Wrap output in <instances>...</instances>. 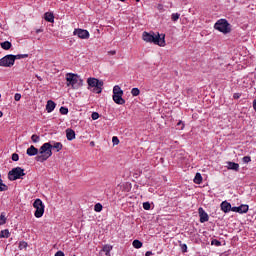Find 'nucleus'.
Returning <instances> with one entry per match:
<instances>
[{
    "instance_id": "obj_1",
    "label": "nucleus",
    "mask_w": 256,
    "mask_h": 256,
    "mask_svg": "<svg viewBox=\"0 0 256 256\" xmlns=\"http://www.w3.org/2000/svg\"><path fill=\"white\" fill-rule=\"evenodd\" d=\"M52 149H56L57 153H59V151L63 149V144H61V142H56L54 143V145L49 142L44 143L40 147L39 155L35 157V161H37L38 163H45V161H47V159H49V157L53 155Z\"/></svg>"
},
{
    "instance_id": "obj_2",
    "label": "nucleus",
    "mask_w": 256,
    "mask_h": 256,
    "mask_svg": "<svg viewBox=\"0 0 256 256\" xmlns=\"http://www.w3.org/2000/svg\"><path fill=\"white\" fill-rule=\"evenodd\" d=\"M142 39L145 43H153L159 47H165V34H155V32H143Z\"/></svg>"
},
{
    "instance_id": "obj_3",
    "label": "nucleus",
    "mask_w": 256,
    "mask_h": 256,
    "mask_svg": "<svg viewBox=\"0 0 256 256\" xmlns=\"http://www.w3.org/2000/svg\"><path fill=\"white\" fill-rule=\"evenodd\" d=\"M214 29L224 34L231 33V25L226 19L218 20L214 25Z\"/></svg>"
},
{
    "instance_id": "obj_4",
    "label": "nucleus",
    "mask_w": 256,
    "mask_h": 256,
    "mask_svg": "<svg viewBox=\"0 0 256 256\" xmlns=\"http://www.w3.org/2000/svg\"><path fill=\"white\" fill-rule=\"evenodd\" d=\"M22 177H25V169L21 167L13 168L8 172L9 181H17V179H22Z\"/></svg>"
},
{
    "instance_id": "obj_5",
    "label": "nucleus",
    "mask_w": 256,
    "mask_h": 256,
    "mask_svg": "<svg viewBox=\"0 0 256 256\" xmlns=\"http://www.w3.org/2000/svg\"><path fill=\"white\" fill-rule=\"evenodd\" d=\"M87 83L89 87H94L93 92L94 93H101L103 91V81H100L97 78H88Z\"/></svg>"
},
{
    "instance_id": "obj_6",
    "label": "nucleus",
    "mask_w": 256,
    "mask_h": 256,
    "mask_svg": "<svg viewBox=\"0 0 256 256\" xmlns=\"http://www.w3.org/2000/svg\"><path fill=\"white\" fill-rule=\"evenodd\" d=\"M67 87L71 85L72 89H79V76L73 73L66 74Z\"/></svg>"
},
{
    "instance_id": "obj_7",
    "label": "nucleus",
    "mask_w": 256,
    "mask_h": 256,
    "mask_svg": "<svg viewBox=\"0 0 256 256\" xmlns=\"http://www.w3.org/2000/svg\"><path fill=\"white\" fill-rule=\"evenodd\" d=\"M34 209H36L34 215L37 219H40V217L45 213V205L43 204V201L41 199H36L33 203Z\"/></svg>"
},
{
    "instance_id": "obj_8",
    "label": "nucleus",
    "mask_w": 256,
    "mask_h": 256,
    "mask_svg": "<svg viewBox=\"0 0 256 256\" xmlns=\"http://www.w3.org/2000/svg\"><path fill=\"white\" fill-rule=\"evenodd\" d=\"M15 62H13L12 54H8L0 59V67H13Z\"/></svg>"
},
{
    "instance_id": "obj_9",
    "label": "nucleus",
    "mask_w": 256,
    "mask_h": 256,
    "mask_svg": "<svg viewBox=\"0 0 256 256\" xmlns=\"http://www.w3.org/2000/svg\"><path fill=\"white\" fill-rule=\"evenodd\" d=\"M73 35H77L79 39H89V31L81 28L75 29Z\"/></svg>"
},
{
    "instance_id": "obj_10",
    "label": "nucleus",
    "mask_w": 256,
    "mask_h": 256,
    "mask_svg": "<svg viewBox=\"0 0 256 256\" xmlns=\"http://www.w3.org/2000/svg\"><path fill=\"white\" fill-rule=\"evenodd\" d=\"M112 99L116 105H125V99H123V94H113Z\"/></svg>"
},
{
    "instance_id": "obj_11",
    "label": "nucleus",
    "mask_w": 256,
    "mask_h": 256,
    "mask_svg": "<svg viewBox=\"0 0 256 256\" xmlns=\"http://www.w3.org/2000/svg\"><path fill=\"white\" fill-rule=\"evenodd\" d=\"M234 213H247L249 211V205L242 204L239 207H232Z\"/></svg>"
},
{
    "instance_id": "obj_12",
    "label": "nucleus",
    "mask_w": 256,
    "mask_h": 256,
    "mask_svg": "<svg viewBox=\"0 0 256 256\" xmlns=\"http://www.w3.org/2000/svg\"><path fill=\"white\" fill-rule=\"evenodd\" d=\"M198 213L200 215V223H206V221H209V215L203 210V208L198 209Z\"/></svg>"
},
{
    "instance_id": "obj_13",
    "label": "nucleus",
    "mask_w": 256,
    "mask_h": 256,
    "mask_svg": "<svg viewBox=\"0 0 256 256\" xmlns=\"http://www.w3.org/2000/svg\"><path fill=\"white\" fill-rule=\"evenodd\" d=\"M27 155L29 157H35V155H39V149H37L35 146L31 145L27 150H26Z\"/></svg>"
},
{
    "instance_id": "obj_14",
    "label": "nucleus",
    "mask_w": 256,
    "mask_h": 256,
    "mask_svg": "<svg viewBox=\"0 0 256 256\" xmlns=\"http://www.w3.org/2000/svg\"><path fill=\"white\" fill-rule=\"evenodd\" d=\"M221 209L224 213H229V211H233V207H231V203L227 201H223L221 203Z\"/></svg>"
},
{
    "instance_id": "obj_15",
    "label": "nucleus",
    "mask_w": 256,
    "mask_h": 256,
    "mask_svg": "<svg viewBox=\"0 0 256 256\" xmlns=\"http://www.w3.org/2000/svg\"><path fill=\"white\" fill-rule=\"evenodd\" d=\"M57 104L53 100H48L46 104L47 113H52L55 110Z\"/></svg>"
},
{
    "instance_id": "obj_16",
    "label": "nucleus",
    "mask_w": 256,
    "mask_h": 256,
    "mask_svg": "<svg viewBox=\"0 0 256 256\" xmlns=\"http://www.w3.org/2000/svg\"><path fill=\"white\" fill-rule=\"evenodd\" d=\"M66 139L68 141H73V139H75V130L71 128L66 129Z\"/></svg>"
},
{
    "instance_id": "obj_17",
    "label": "nucleus",
    "mask_w": 256,
    "mask_h": 256,
    "mask_svg": "<svg viewBox=\"0 0 256 256\" xmlns=\"http://www.w3.org/2000/svg\"><path fill=\"white\" fill-rule=\"evenodd\" d=\"M44 19L45 21H48V23H54L55 21V16L51 12H46L44 14Z\"/></svg>"
},
{
    "instance_id": "obj_18",
    "label": "nucleus",
    "mask_w": 256,
    "mask_h": 256,
    "mask_svg": "<svg viewBox=\"0 0 256 256\" xmlns=\"http://www.w3.org/2000/svg\"><path fill=\"white\" fill-rule=\"evenodd\" d=\"M227 168L232 171H239V164L235 162H227Z\"/></svg>"
},
{
    "instance_id": "obj_19",
    "label": "nucleus",
    "mask_w": 256,
    "mask_h": 256,
    "mask_svg": "<svg viewBox=\"0 0 256 256\" xmlns=\"http://www.w3.org/2000/svg\"><path fill=\"white\" fill-rule=\"evenodd\" d=\"M194 183H196V185H201V183H203V176H201V173H196Z\"/></svg>"
},
{
    "instance_id": "obj_20",
    "label": "nucleus",
    "mask_w": 256,
    "mask_h": 256,
    "mask_svg": "<svg viewBox=\"0 0 256 256\" xmlns=\"http://www.w3.org/2000/svg\"><path fill=\"white\" fill-rule=\"evenodd\" d=\"M27 57H29V54H18V55L12 54V61L15 63L16 59H27Z\"/></svg>"
},
{
    "instance_id": "obj_21",
    "label": "nucleus",
    "mask_w": 256,
    "mask_h": 256,
    "mask_svg": "<svg viewBox=\"0 0 256 256\" xmlns=\"http://www.w3.org/2000/svg\"><path fill=\"white\" fill-rule=\"evenodd\" d=\"M113 95H123V91L121 90V86L115 85L113 87Z\"/></svg>"
},
{
    "instance_id": "obj_22",
    "label": "nucleus",
    "mask_w": 256,
    "mask_h": 256,
    "mask_svg": "<svg viewBox=\"0 0 256 256\" xmlns=\"http://www.w3.org/2000/svg\"><path fill=\"white\" fill-rule=\"evenodd\" d=\"M9 229L2 230L0 232V239H9Z\"/></svg>"
},
{
    "instance_id": "obj_23",
    "label": "nucleus",
    "mask_w": 256,
    "mask_h": 256,
    "mask_svg": "<svg viewBox=\"0 0 256 256\" xmlns=\"http://www.w3.org/2000/svg\"><path fill=\"white\" fill-rule=\"evenodd\" d=\"M111 249H113V246L106 244V245L103 246L102 251L104 253H106L107 256H109V255H111L110 254L111 253Z\"/></svg>"
},
{
    "instance_id": "obj_24",
    "label": "nucleus",
    "mask_w": 256,
    "mask_h": 256,
    "mask_svg": "<svg viewBox=\"0 0 256 256\" xmlns=\"http://www.w3.org/2000/svg\"><path fill=\"white\" fill-rule=\"evenodd\" d=\"M0 45L5 51H9V49L11 48V42L9 41L2 42Z\"/></svg>"
},
{
    "instance_id": "obj_25",
    "label": "nucleus",
    "mask_w": 256,
    "mask_h": 256,
    "mask_svg": "<svg viewBox=\"0 0 256 256\" xmlns=\"http://www.w3.org/2000/svg\"><path fill=\"white\" fill-rule=\"evenodd\" d=\"M132 245L135 249H141V247H143V242L139 240H134Z\"/></svg>"
},
{
    "instance_id": "obj_26",
    "label": "nucleus",
    "mask_w": 256,
    "mask_h": 256,
    "mask_svg": "<svg viewBox=\"0 0 256 256\" xmlns=\"http://www.w3.org/2000/svg\"><path fill=\"white\" fill-rule=\"evenodd\" d=\"M9 186L3 183V180L1 179V174H0V191H8Z\"/></svg>"
},
{
    "instance_id": "obj_27",
    "label": "nucleus",
    "mask_w": 256,
    "mask_h": 256,
    "mask_svg": "<svg viewBox=\"0 0 256 256\" xmlns=\"http://www.w3.org/2000/svg\"><path fill=\"white\" fill-rule=\"evenodd\" d=\"M94 211H96V213H101V211H103V205L101 203L95 204Z\"/></svg>"
},
{
    "instance_id": "obj_28",
    "label": "nucleus",
    "mask_w": 256,
    "mask_h": 256,
    "mask_svg": "<svg viewBox=\"0 0 256 256\" xmlns=\"http://www.w3.org/2000/svg\"><path fill=\"white\" fill-rule=\"evenodd\" d=\"M131 94L133 95V97H138V95L141 94V90H139V88H133L131 90Z\"/></svg>"
},
{
    "instance_id": "obj_29",
    "label": "nucleus",
    "mask_w": 256,
    "mask_h": 256,
    "mask_svg": "<svg viewBox=\"0 0 256 256\" xmlns=\"http://www.w3.org/2000/svg\"><path fill=\"white\" fill-rule=\"evenodd\" d=\"M31 140L34 142V143H39V141H41V138L37 135V134H33L31 136Z\"/></svg>"
},
{
    "instance_id": "obj_30",
    "label": "nucleus",
    "mask_w": 256,
    "mask_h": 256,
    "mask_svg": "<svg viewBox=\"0 0 256 256\" xmlns=\"http://www.w3.org/2000/svg\"><path fill=\"white\" fill-rule=\"evenodd\" d=\"M7 223V218L5 217V214L0 215V225H5Z\"/></svg>"
},
{
    "instance_id": "obj_31",
    "label": "nucleus",
    "mask_w": 256,
    "mask_h": 256,
    "mask_svg": "<svg viewBox=\"0 0 256 256\" xmlns=\"http://www.w3.org/2000/svg\"><path fill=\"white\" fill-rule=\"evenodd\" d=\"M60 113L61 115H67V113H69V109L67 107H61L60 108Z\"/></svg>"
},
{
    "instance_id": "obj_32",
    "label": "nucleus",
    "mask_w": 256,
    "mask_h": 256,
    "mask_svg": "<svg viewBox=\"0 0 256 256\" xmlns=\"http://www.w3.org/2000/svg\"><path fill=\"white\" fill-rule=\"evenodd\" d=\"M181 15L179 13H173L171 16L172 21H178Z\"/></svg>"
},
{
    "instance_id": "obj_33",
    "label": "nucleus",
    "mask_w": 256,
    "mask_h": 256,
    "mask_svg": "<svg viewBox=\"0 0 256 256\" xmlns=\"http://www.w3.org/2000/svg\"><path fill=\"white\" fill-rule=\"evenodd\" d=\"M27 247H28L27 242L21 241V242L19 243V249H27Z\"/></svg>"
},
{
    "instance_id": "obj_34",
    "label": "nucleus",
    "mask_w": 256,
    "mask_h": 256,
    "mask_svg": "<svg viewBox=\"0 0 256 256\" xmlns=\"http://www.w3.org/2000/svg\"><path fill=\"white\" fill-rule=\"evenodd\" d=\"M143 209H145V211H149V209H151V204L149 202H144Z\"/></svg>"
},
{
    "instance_id": "obj_35",
    "label": "nucleus",
    "mask_w": 256,
    "mask_h": 256,
    "mask_svg": "<svg viewBox=\"0 0 256 256\" xmlns=\"http://www.w3.org/2000/svg\"><path fill=\"white\" fill-rule=\"evenodd\" d=\"M91 118L93 119V121H97V119H99V114L97 112H93Z\"/></svg>"
},
{
    "instance_id": "obj_36",
    "label": "nucleus",
    "mask_w": 256,
    "mask_h": 256,
    "mask_svg": "<svg viewBox=\"0 0 256 256\" xmlns=\"http://www.w3.org/2000/svg\"><path fill=\"white\" fill-rule=\"evenodd\" d=\"M242 161H243V163H251V157L250 156H244Z\"/></svg>"
},
{
    "instance_id": "obj_37",
    "label": "nucleus",
    "mask_w": 256,
    "mask_h": 256,
    "mask_svg": "<svg viewBox=\"0 0 256 256\" xmlns=\"http://www.w3.org/2000/svg\"><path fill=\"white\" fill-rule=\"evenodd\" d=\"M212 245H216V247H219L221 245V241L217 240V239H214L212 240Z\"/></svg>"
},
{
    "instance_id": "obj_38",
    "label": "nucleus",
    "mask_w": 256,
    "mask_h": 256,
    "mask_svg": "<svg viewBox=\"0 0 256 256\" xmlns=\"http://www.w3.org/2000/svg\"><path fill=\"white\" fill-rule=\"evenodd\" d=\"M113 145H117L119 143V138L117 136L112 137Z\"/></svg>"
},
{
    "instance_id": "obj_39",
    "label": "nucleus",
    "mask_w": 256,
    "mask_h": 256,
    "mask_svg": "<svg viewBox=\"0 0 256 256\" xmlns=\"http://www.w3.org/2000/svg\"><path fill=\"white\" fill-rule=\"evenodd\" d=\"M12 161H19V154L13 153L12 154Z\"/></svg>"
},
{
    "instance_id": "obj_40",
    "label": "nucleus",
    "mask_w": 256,
    "mask_h": 256,
    "mask_svg": "<svg viewBox=\"0 0 256 256\" xmlns=\"http://www.w3.org/2000/svg\"><path fill=\"white\" fill-rule=\"evenodd\" d=\"M180 247L182 249V253H187V244H181Z\"/></svg>"
},
{
    "instance_id": "obj_41",
    "label": "nucleus",
    "mask_w": 256,
    "mask_h": 256,
    "mask_svg": "<svg viewBox=\"0 0 256 256\" xmlns=\"http://www.w3.org/2000/svg\"><path fill=\"white\" fill-rule=\"evenodd\" d=\"M15 101H21V94L16 93L14 96Z\"/></svg>"
},
{
    "instance_id": "obj_42",
    "label": "nucleus",
    "mask_w": 256,
    "mask_h": 256,
    "mask_svg": "<svg viewBox=\"0 0 256 256\" xmlns=\"http://www.w3.org/2000/svg\"><path fill=\"white\" fill-rule=\"evenodd\" d=\"M80 87H83V79L79 78V81H78V89Z\"/></svg>"
},
{
    "instance_id": "obj_43",
    "label": "nucleus",
    "mask_w": 256,
    "mask_h": 256,
    "mask_svg": "<svg viewBox=\"0 0 256 256\" xmlns=\"http://www.w3.org/2000/svg\"><path fill=\"white\" fill-rule=\"evenodd\" d=\"M179 125H182L181 128H180L181 130H183L185 128V124H183V121H179L177 123V126L179 127Z\"/></svg>"
},
{
    "instance_id": "obj_44",
    "label": "nucleus",
    "mask_w": 256,
    "mask_h": 256,
    "mask_svg": "<svg viewBox=\"0 0 256 256\" xmlns=\"http://www.w3.org/2000/svg\"><path fill=\"white\" fill-rule=\"evenodd\" d=\"M108 55H117V51L110 50V51H108Z\"/></svg>"
},
{
    "instance_id": "obj_45",
    "label": "nucleus",
    "mask_w": 256,
    "mask_h": 256,
    "mask_svg": "<svg viewBox=\"0 0 256 256\" xmlns=\"http://www.w3.org/2000/svg\"><path fill=\"white\" fill-rule=\"evenodd\" d=\"M55 256H65V253H63V251H58Z\"/></svg>"
},
{
    "instance_id": "obj_46",
    "label": "nucleus",
    "mask_w": 256,
    "mask_h": 256,
    "mask_svg": "<svg viewBox=\"0 0 256 256\" xmlns=\"http://www.w3.org/2000/svg\"><path fill=\"white\" fill-rule=\"evenodd\" d=\"M239 97H241V94H239V93L234 94V99H239Z\"/></svg>"
},
{
    "instance_id": "obj_47",
    "label": "nucleus",
    "mask_w": 256,
    "mask_h": 256,
    "mask_svg": "<svg viewBox=\"0 0 256 256\" xmlns=\"http://www.w3.org/2000/svg\"><path fill=\"white\" fill-rule=\"evenodd\" d=\"M253 109L256 112V99H254V101H253Z\"/></svg>"
},
{
    "instance_id": "obj_48",
    "label": "nucleus",
    "mask_w": 256,
    "mask_h": 256,
    "mask_svg": "<svg viewBox=\"0 0 256 256\" xmlns=\"http://www.w3.org/2000/svg\"><path fill=\"white\" fill-rule=\"evenodd\" d=\"M151 255H153V252H151V251H147L145 254V256H151Z\"/></svg>"
},
{
    "instance_id": "obj_49",
    "label": "nucleus",
    "mask_w": 256,
    "mask_h": 256,
    "mask_svg": "<svg viewBox=\"0 0 256 256\" xmlns=\"http://www.w3.org/2000/svg\"><path fill=\"white\" fill-rule=\"evenodd\" d=\"M158 9L161 11V9H163V4H158Z\"/></svg>"
},
{
    "instance_id": "obj_50",
    "label": "nucleus",
    "mask_w": 256,
    "mask_h": 256,
    "mask_svg": "<svg viewBox=\"0 0 256 256\" xmlns=\"http://www.w3.org/2000/svg\"><path fill=\"white\" fill-rule=\"evenodd\" d=\"M36 33H43V29H37Z\"/></svg>"
},
{
    "instance_id": "obj_51",
    "label": "nucleus",
    "mask_w": 256,
    "mask_h": 256,
    "mask_svg": "<svg viewBox=\"0 0 256 256\" xmlns=\"http://www.w3.org/2000/svg\"><path fill=\"white\" fill-rule=\"evenodd\" d=\"M90 146H91V147H95V142H94V141H91V142H90Z\"/></svg>"
},
{
    "instance_id": "obj_52",
    "label": "nucleus",
    "mask_w": 256,
    "mask_h": 256,
    "mask_svg": "<svg viewBox=\"0 0 256 256\" xmlns=\"http://www.w3.org/2000/svg\"><path fill=\"white\" fill-rule=\"evenodd\" d=\"M36 77H37L38 80L43 81V78H41V76L36 75Z\"/></svg>"
},
{
    "instance_id": "obj_53",
    "label": "nucleus",
    "mask_w": 256,
    "mask_h": 256,
    "mask_svg": "<svg viewBox=\"0 0 256 256\" xmlns=\"http://www.w3.org/2000/svg\"><path fill=\"white\" fill-rule=\"evenodd\" d=\"M1 117H3V112H2V111H0V118H1Z\"/></svg>"
},
{
    "instance_id": "obj_54",
    "label": "nucleus",
    "mask_w": 256,
    "mask_h": 256,
    "mask_svg": "<svg viewBox=\"0 0 256 256\" xmlns=\"http://www.w3.org/2000/svg\"><path fill=\"white\" fill-rule=\"evenodd\" d=\"M139 1H141V0H136L137 3H139Z\"/></svg>"
},
{
    "instance_id": "obj_55",
    "label": "nucleus",
    "mask_w": 256,
    "mask_h": 256,
    "mask_svg": "<svg viewBox=\"0 0 256 256\" xmlns=\"http://www.w3.org/2000/svg\"><path fill=\"white\" fill-rule=\"evenodd\" d=\"M0 27H1V23H0Z\"/></svg>"
},
{
    "instance_id": "obj_56",
    "label": "nucleus",
    "mask_w": 256,
    "mask_h": 256,
    "mask_svg": "<svg viewBox=\"0 0 256 256\" xmlns=\"http://www.w3.org/2000/svg\"><path fill=\"white\" fill-rule=\"evenodd\" d=\"M0 98H1V94H0Z\"/></svg>"
}]
</instances>
